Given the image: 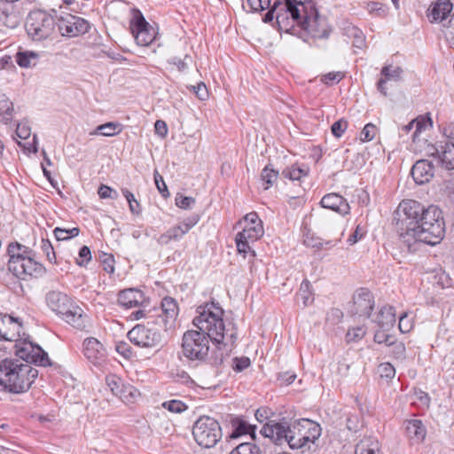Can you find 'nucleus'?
Instances as JSON below:
<instances>
[{
	"label": "nucleus",
	"mask_w": 454,
	"mask_h": 454,
	"mask_svg": "<svg viewBox=\"0 0 454 454\" xmlns=\"http://www.w3.org/2000/svg\"><path fill=\"white\" fill-rule=\"evenodd\" d=\"M130 29L137 43L141 46H148L156 37L155 29L149 25L139 11L133 14Z\"/></svg>",
	"instance_id": "14"
},
{
	"label": "nucleus",
	"mask_w": 454,
	"mask_h": 454,
	"mask_svg": "<svg viewBox=\"0 0 454 454\" xmlns=\"http://www.w3.org/2000/svg\"><path fill=\"white\" fill-rule=\"evenodd\" d=\"M281 6V1L276 0L271 6V8L268 11V12L264 15L262 20L265 23H269L276 18L275 12L278 11V7Z\"/></svg>",
	"instance_id": "60"
},
{
	"label": "nucleus",
	"mask_w": 454,
	"mask_h": 454,
	"mask_svg": "<svg viewBox=\"0 0 454 454\" xmlns=\"http://www.w3.org/2000/svg\"><path fill=\"white\" fill-rule=\"evenodd\" d=\"M289 447L291 449L310 448L321 434L319 424L310 419H300L289 426Z\"/></svg>",
	"instance_id": "7"
},
{
	"label": "nucleus",
	"mask_w": 454,
	"mask_h": 454,
	"mask_svg": "<svg viewBox=\"0 0 454 454\" xmlns=\"http://www.w3.org/2000/svg\"><path fill=\"white\" fill-rule=\"evenodd\" d=\"M425 212L426 207L414 200H402L395 212L396 231L409 247L417 242V232Z\"/></svg>",
	"instance_id": "3"
},
{
	"label": "nucleus",
	"mask_w": 454,
	"mask_h": 454,
	"mask_svg": "<svg viewBox=\"0 0 454 454\" xmlns=\"http://www.w3.org/2000/svg\"><path fill=\"white\" fill-rule=\"evenodd\" d=\"M106 382L111 392L116 396L120 394L121 387L124 385L121 379L114 374L106 376Z\"/></svg>",
	"instance_id": "43"
},
{
	"label": "nucleus",
	"mask_w": 454,
	"mask_h": 454,
	"mask_svg": "<svg viewBox=\"0 0 454 454\" xmlns=\"http://www.w3.org/2000/svg\"><path fill=\"white\" fill-rule=\"evenodd\" d=\"M125 403H133L140 396V392L134 386L124 384L117 395Z\"/></svg>",
	"instance_id": "33"
},
{
	"label": "nucleus",
	"mask_w": 454,
	"mask_h": 454,
	"mask_svg": "<svg viewBox=\"0 0 454 454\" xmlns=\"http://www.w3.org/2000/svg\"><path fill=\"white\" fill-rule=\"evenodd\" d=\"M429 153L437 158L440 163L446 169H454V144L445 143L439 148L432 147Z\"/></svg>",
	"instance_id": "21"
},
{
	"label": "nucleus",
	"mask_w": 454,
	"mask_h": 454,
	"mask_svg": "<svg viewBox=\"0 0 454 454\" xmlns=\"http://www.w3.org/2000/svg\"><path fill=\"white\" fill-rule=\"evenodd\" d=\"M31 134L30 128L25 123H20L16 129V135L21 139H27Z\"/></svg>",
	"instance_id": "62"
},
{
	"label": "nucleus",
	"mask_w": 454,
	"mask_h": 454,
	"mask_svg": "<svg viewBox=\"0 0 454 454\" xmlns=\"http://www.w3.org/2000/svg\"><path fill=\"white\" fill-rule=\"evenodd\" d=\"M56 21L46 12L37 10L31 12L25 23L26 31L34 41L50 37L55 29Z\"/></svg>",
	"instance_id": "9"
},
{
	"label": "nucleus",
	"mask_w": 454,
	"mask_h": 454,
	"mask_svg": "<svg viewBox=\"0 0 454 454\" xmlns=\"http://www.w3.org/2000/svg\"><path fill=\"white\" fill-rule=\"evenodd\" d=\"M209 340L205 333L190 330L183 336V355L189 360H204L209 350Z\"/></svg>",
	"instance_id": "10"
},
{
	"label": "nucleus",
	"mask_w": 454,
	"mask_h": 454,
	"mask_svg": "<svg viewBox=\"0 0 454 454\" xmlns=\"http://www.w3.org/2000/svg\"><path fill=\"white\" fill-rule=\"evenodd\" d=\"M412 321L408 317L407 313H403L399 318V329L402 333H409L412 328Z\"/></svg>",
	"instance_id": "59"
},
{
	"label": "nucleus",
	"mask_w": 454,
	"mask_h": 454,
	"mask_svg": "<svg viewBox=\"0 0 454 454\" xmlns=\"http://www.w3.org/2000/svg\"><path fill=\"white\" fill-rule=\"evenodd\" d=\"M343 77L344 74L341 72H331L323 75L321 80L325 84L332 85L334 82H339Z\"/></svg>",
	"instance_id": "56"
},
{
	"label": "nucleus",
	"mask_w": 454,
	"mask_h": 454,
	"mask_svg": "<svg viewBox=\"0 0 454 454\" xmlns=\"http://www.w3.org/2000/svg\"><path fill=\"white\" fill-rule=\"evenodd\" d=\"M40 55L33 51H20L15 55L17 64L22 68H32L39 61Z\"/></svg>",
	"instance_id": "27"
},
{
	"label": "nucleus",
	"mask_w": 454,
	"mask_h": 454,
	"mask_svg": "<svg viewBox=\"0 0 454 454\" xmlns=\"http://www.w3.org/2000/svg\"><path fill=\"white\" fill-rule=\"evenodd\" d=\"M42 249L45 253L48 260L52 262L55 259V253L53 251V247L49 240L43 239L42 240Z\"/></svg>",
	"instance_id": "63"
},
{
	"label": "nucleus",
	"mask_w": 454,
	"mask_h": 454,
	"mask_svg": "<svg viewBox=\"0 0 454 454\" xmlns=\"http://www.w3.org/2000/svg\"><path fill=\"white\" fill-rule=\"evenodd\" d=\"M184 234H186V231H184L182 225L178 223L177 225L168 229L165 233L161 234L158 238L157 242L160 246H167L172 240H179Z\"/></svg>",
	"instance_id": "28"
},
{
	"label": "nucleus",
	"mask_w": 454,
	"mask_h": 454,
	"mask_svg": "<svg viewBox=\"0 0 454 454\" xmlns=\"http://www.w3.org/2000/svg\"><path fill=\"white\" fill-rule=\"evenodd\" d=\"M374 307V297L366 288H360L353 295L350 312L359 317L368 318Z\"/></svg>",
	"instance_id": "17"
},
{
	"label": "nucleus",
	"mask_w": 454,
	"mask_h": 454,
	"mask_svg": "<svg viewBox=\"0 0 454 454\" xmlns=\"http://www.w3.org/2000/svg\"><path fill=\"white\" fill-rule=\"evenodd\" d=\"M188 89L192 90L200 100H206L208 98V91L204 82L191 85Z\"/></svg>",
	"instance_id": "49"
},
{
	"label": "nucleus",
	"mask_w": 454,
	"mask_h": 454,
	"mask_svg": "<svg viewBox=\"0 0 454 454\" xmlns=\"http://www.w3.org/2000/svg\"><path fill=\"white\" fill-rule=\"evenodd\" d=\"M15 354L25 363L18 359L6 358L0 361V390L20 394L27 391L38 377L36 365H51L47 353L31 341L15 344Z\"/></svg>",
	"instance_id": "1"
},
{
	"label": "nucleus",
	"mask_w": 454,
	"mask_h": 454,
	"mask_svg": "<svg viewBox=\"0 0 454 454\" xmlns=\"http://www.w3.org/2000/svg\"><path fill=\"white\" fill-rule=\"evenodd\" d=\"M387 330L381 329L377 331L374 334V341L381 344L385 343L387 346H392L395 344V337L387 333Z\"/></svg>",
	"instance_id": "46"
},
{
	"label": "nucleus",
	"mask_w": 454,
	"mask_h": 454,
	"mask_svg": "<svg viewBox=\"0 0 454 454\" xmlns=\"http://www.w3.org/2000/svg\"><path fill=\"white\" fill-rule=\"evenodd\" d=\"M411 173L416 184H424L433 178L434 167L427 160H419L413 165Z\"/></svg>",
	"instance_id": "20"
},
{
	"label": "nucleus",
	"mask_w": 454,
	"mask_h": 454,
	"mask_svg": "<svg viewBox=\"0 0 454 454\" xmlns=\"http://www.w3.org/2000/svg\"><path fill=\"white\" fill-rule=\"evenodd\" d=\"M366 334V328L364 325L351 327L346 333V340L348 343L357 342L361 340Z\"/></svg>",
	"instance_id": "39"
},
{
	"label": "nucleus",
	"mask_w": 454,
	"mask_h": 454,
	"mask_svg": "<svg viewBox=\"0 0 454 454\" xmlns=\"http://www.w3.org/2000/svg\"><path fill=\"white\" fill-rule=\"evenodd\" d=\"M380 443L372 437L361 440L356 446L355 454H379Z\"/></svg>",
	"instance_id": "30"
},
{
	"label": "nucleus",
	"mask_w": 454,
	"mask_h": 454,
	"mask_svg": "<svg viewBox=\"0 0 454 454\" xmlns=\"http://www.w3.org/2000/svg\"><path fill=\"white\" fill-rule=\"evenodd\" d=\"M308 175V169L301 167L293 165L290 168H286L282 171V176L285 178H288L293 181H299L302 176Z\"/></svg>",
	"instance_id": "36"
},
{
	"label": "nucleus",
	"mask_w": 454,
	"mask_h": 454,
	"mask_svg": "<svg viewBox=\"0 0 454 454\" xmlns=\"http://www.w3.org/2000/svg\"><path fill=\"white\" fill-rule=\"evenodd\" d=\"M240 223L243 224V230L238 232L235 238L238 252L244 255L251 252L252 255L255 256L254 251L251 249V244L262 237L264 233L262 223L255 212H251L244 216Z\"/></svg>",
	"instance_id": "6"
},
{
	"label": "nucleus",
	"mask_w": 454,
	"mask_h": 454,
	"mask_svg": "<svg viewBox=\"0 0 454 454\" xmlns=\"http://www.w3.org/2000/svg\"><path fill=\"white\" fill-rule=\"evenodd\" d=\"M261 433L277 445H281L285 442L289 444V426H286L285 423L266 424L262 428Z\"/></svg>",
	"instance_id": "19"
},
{
	"label": "nucleus",
	"mask_w": 454,
	"mask_h": 454,
	"mask_svg": "<svg viewBox=\"0 0 454 454\" xmlns=\"http://www.w3.org/2000/svg\"><path fill=\"white\" fill-rule=\"evenodd\" d=\"M83 354L94 365L100 366L106 360V350L98 340L90 337L83 341Z\"/></svg>",
	"instance_id": "18"
},
{
	"label": "nucleus",
	"mask_w": 454,
	"mask_h": 454,
	"mask_svg": "<svg viewBox=\"0 0 454 454\" xmlns=\"http://www.w3.org/2000/svg\"><path fill=\"white\" fill-rule=\"evenodd\" d=\"M453 4L450 0H433L426 11V16L431 23L448 26V20L451 19Z\"/></svg>",
	"instance_id": "15"
},
{
	"label": "nucleus",
	"mask_w": 454,
	"mask_h": 454,
	"mask_svg": "<svg viewBox=\"0 0 454 454\" xmlns=\"http://www.w3.org/2000/svg\"><path fill=\"white\" fill-rule=\"evenodd\" d=\"M46 301L52 311L60 315L72 326L77 329L86 327L87 316L66 294L57 291L50 292L46 296Z\"/></svg>",
	"instance_id": "4"
},
{
	"label": "nucleus",
	"mask_w": 454,
	"mask_h": 454,
	"mask_svg": "<svg viewBox=\"0 0 454 454\" xmlns=\"http://www.w3.org/2000/svg\"><path fill=\"white\" fill-rule=\"evenodd\" d=\"M161 311L167 320H174L178 314V308L176 301L173 298L165 297L161 301Z\"/></svg>",
	"instance_id": "35"
},
{
	"label": "nucleus",
	"mask_w": 454,
	"mask_h": 454,
	"mask_svg": "<svg viewBox=\"0 0 454 454\" xmlns=\"http://www.w3.org/2000/svg\"><path fill=\"white\" fill-rule=\"evenodd\" d=\"M195 204V199L190 196L177 194L176 197V205L182 209H190Z\"/></svg>",
	"instance_id": "50"
},
{
	"label": "nucleus",
	"mask_w": 454,
	"mask_h": 454,
	"mask_svg": "<svg viewBox=\"0 0 454 454\" xmlns=\"http://www.w3.org/2000/svg\"><path fill=\"white\" fill-rule=\"evenodd\" d=\"M253 12H262L270 7V0H247Z\"/></svg>",
	"instance_id": "57"
},
{
	"label": "nucleus",
	"mask_w": 454,
	"mask_h": 454,
	"mask_svg": "<svg viewBox=\"0 0 454 454\" xmlns=\"http://www.w3.org/2000/svg\"><path fill=\"white\" fill-rule=\"evenodd\" d=\"M154 182L157 186L158 191L161 193L162 196H168V191L167 185L163 180V177L159 174L157 170H154L153 173Z\"/></svg>",
	"instance_id": "54"
},
{
	"label": "nucleus",
	"mask_w": 454,
	"mask_h": 454,
	"mask_svg": "<svg viewBox=\"0 0 454 454\" xmlns=\"http://www.w3.org/2000/svg\"><path fill=\"white\" fill-rule=\"evenodd\" d=\"M60 6L59 13L54 11L57 19V25L63 36L75 37L85 34L90 28L89 22L83 18L73 15L65 11Z\"/></svg>",
	"instance_id": "11"
},
{
	"label": "nucleus",
	"mask_w": 454,
	"mask_h": 454,
	"mask_svg": "<svg viewBox=\"0 0 454 454\" xmlns=\"http://www.w3.org/2000/svg\"><path fill=\"white\" fill-rule=\"evenodd\" d=\"M427 122L424 119H415L401 128V136L408 135L412 131L411 137L415 141L419 134L426 129Z\"/></svg>",
	"instance_id": "29"
},
{
	"label": "nucleus",
	"mask_w": 454,
	"mask_h": 454,
	"mask_svg": "<svg viewBox=\"0 0 454 454\" xmlns=\"http://www.w3.org/2000/svg\"><path fill=\"white\" fill-rule=\"evenodd\" d=\"M378 372L382 378L392 379L395 377V370L389 363H383L380 364Z\"/></svg>",
	"instance_id": "52"
},
{
	"label": "nucleus",
	"mask_w": 454,
	"mask_h": 454,
	"mask_svg": "<svg viewBox=\"0 0 454 454\" xmlns=\"http://www.w3.org/2000/svg\"><path fill=\"white\" fill-rule=\"evenodd\" d=\"M121 131V128L120 124L114 122H106L98 126L97 130L93 134L99 133L105 137H113L119 134Z\"/></svg>",
	"instance_id": "38"
},
{
	"label": "nucleus",
	"mask_w": 454,
	"mask_h": 454,
	"mask_svg": "<svg viewBox=\"0 0 454 454\" xmlns=\"http://www.w3.org/2000/svg\"><path fill=\"white\" fill-rule=\"evenodd\" d=\"M53 232L57 240H67L71 238L78 236L80 229L76 227L71 229L57 227L54 229Z\"/></svg>",
	"instance_id": "40"
},
{
	"label": "nucleus",
	"mask_w": 454,
	"mask_h": 454,
	"mask_svg": "<svg viewBox=\"0 0 454 454\" xmlns=\"http://www.w3.org/2000/svg\"><path fill=\"white\" fill-rule=\"evenodd\" d=\"M155 133L160 137H165L168 134V126L162 120H157L154 123Z\"/></svg>",
	"instance_id": "61"
},
{
	"label": "nucleus",
	"mask_w": 454,
	"mask_h": 454,
	"mask_svg": "<svg viewBox=\"0 0 454 454\" xmlns=\"http://www.w3.org/2000/svg\"><path fill=\"white\" fill-rule=\"evenodd\" d=\"M420 229L417 232V242L430 246L439 244L444 237L445 222L442 211L434 205L426 207Z\"/></svg>",
	"instance_id": "5"
},
{
	"label": "nucleus",
	"mask_w": 454,
	"mask_h": 454,
	"mask_svg": "<svg viewBox=\"0 0 454 454\" xmlns=\"http://www.w3.org/2000/svg\"><path fill=\"white\" fill-rule=\"evenodd\" d=\"M90 260V250L87 246H83L79 251V256L76 258V263L79 266H85Z\"/></svg>",
	"instance_id": "51"
},
{
	"label": "nucleus",
	"mask_w": 454,
	"mask_h": 454,
	"mask_svg": "<svg viewBox=\"0 0 454 454\" xmlns=\"http://www.w3.org/2000/svg\"><path fill=\"white\" fill-rule=\"evenodd\" d=\"M8 253L10 255L9 262H12L16 257H24L26 254H28L30 252H27V247L15 243L11 244L8 247Z\"/></svg>",
	"instance_id": "45"
},
{
	"label": "nucleus",
	"mask_w": 454,
	"mask_h": 454,
	"mask_svg": "<svg viewBox=\"0 0 454 454\" xmlns=\"http://www.w3.org/2000/svg\"><path fill=\"white\" fill-rule=\"evenodd\" d=\"M230 454H262L258 446L252 442L239 444Z\"/></svg>",
	"instance_id": "42"
},
{
	"label": "nucleus",
	"mask_w": 454,
	"mask_h": 454,
	"mask_svg": "<svg viewBox=\"0 0 454 454\" xmlns=\"http://www.w3.org/2000/svg\"><path fill=\"white\" fill-rule=\"evenodd\" d=\"M98 193L101 199L110 198V199L116 200L118 198L117 192L105 184H101L99 186Z\"/></svg>",
	"instance_id": "55"
},
{
	"label": "nucleus",
	"mask_w": 454,
	"mask_h": 454,
	"mask_svg": "<svg viewBox=\"0 0 454 454\" xmlns=\"http://www.w3.org/2000/svg\"><path fill=\"white\" fill-rule=\"evenodd\" d=\"M250 364V359L248 357H235L233 359V369L236 372H242L243 370L249 367Z\"/></svg>",
	"instance_id": "58"
},
{
	"label": "nucleus",
	"mask_w": 454,
	"mask_h": 454,
	"mask_svg": "<svg viewBox=\"0 0 454 454\" xmlns=\"http://www.w3.org/2000/svg\"><path fill=\"white\" fill-rule=\"evenodd\" d=\"M129 340L140 348H156L161 346L162 336L155 328L137 325L128 333Z\"/></svg>",
	"instance_id": "12"
},
{
	"label": "nucleus",
	"mask_w": 454,
	"mask_h": 454,
	"mask_svg": "<svg viewBox=\"0 0 454 454\" xmlns=\"http://www.w3.org/2000/svg\"><path fill=\"white\" fill-rule=\"evenodd\" d=\"M320 204L323 207L329 208L341 215H348L350 210V207L346 199L337 193H329L325 195L322 198Z\"/></svg>",
	"instance_id": "22"
},
{
	"label": "nucleus",
	"mask_w": 454,
	"mask_h": 454,
	"mask_svg": "<svg viewBox=\"0 0 454 454\" xmlns=\"http://www.w3.org/2000/svg\"><path fill=\"white\" fill-rule=\"evenodd\" d=\"M285 5L286 2L284 4L281 3V6H279L278 11L275 12L276 20L278 25H280L286 19H287L288 13L290 14L288 11H286Z\"/></svg>",
	"instance_id": "64"
},
{
	"label": "nucleus",
	"mask_w": 454,
	"mask_h": 454,
	"mask_svg": "<svg viewBox=\"0 0 454 454\" xmlns=\"http://www.w3.org/2000/svg\"><path fill=\"white\" fill-rule=\"evenodd\" d=\"M192 435L200 446L209 449L220 441L222 429L216 419L208 416H202L194 423Z\"/></svg>",
	"instance_id": "8"
},
{
	"label": "nucleus",
	"mask_w": 454,
	"mask_h": 454,
	"mask_svg": "<svg viewBox=\"0 0 454 454\" xmlns=\"http://www.w3.org/2000/svg\"><path fill=\"white\" fill-rule=\"evenodd\" d=\"M297 298L301 300L304 307L311 305L314 301V294L311 291L310 282L307 279L303 280L300 286Z\"/></svg>",
	"instance_id": "34"
},
{
	"label": "nucleus",
	"mask_w": 454,
	"mask_h": 454,
	"mask_svg": "<svg viewBox=\"0 0 454 454\" xmlns=\"http://www.w3.org/2000/svg\"><path fill=\"white\" fill-rule=\"evenodd\" d=\"M162 406L173 413H180L186 410L187 406L179 400L164 402Z\"/></svg>",
	"instance_id": "47"
},
{
	"label": "nucleus",
	"mask_w": 454,
	"mask_h": 454,
	"mask_svg": "<svg viewBox=\"0 0 454 454\" xmlns=\"http://www.w3.org/2000/svg\"><path fill=\"white\" fill-rule=\"evenodd\" d=\"M199 315L194 317L193 325L199 332L205 333L213 342L223 343L230 338L233 343L237 339V333L233 329H225L223 316V309L216 303H207L197 309Z\"/></svg>",
	"instance_id": "2"
},
{
	"label": "nucleus",
	"mask_w": 454,
	"mask_h": 454,
	"mask_svg": "<svg viewBox=\"0 0 454 454\" xmlns=\"http://www.w3.org/2000/svg\"><path fill=\"white\" fill-rule=\"evenodd\" d=\"M261 176L262 180L267 184L264 189L268 190L278 179V172L268 165L262 169Z\"/></svg>",
	"instance_id": "41"
},
{
	"label": "nucleus",
	"mask_w": 454,
	"mask_h": 454,
	"mask_svg": "<svg viewBox=\"0 0 454 454\" xmlns=\"http://www.w3.org/2000/svg\"><path fill=\"white\" fill-rule=\"evenodd\" d=\"M377 127L372 123H368L363 129L360 135V139L363 142L372 141L375 137Z\"/></svg>",
	"instance_id": "48"
},
{
	"label": "nucleus",
	"mask_w": 454,
	"mask_h": 454,
	"mask_svg": "<svg viewBox=\"0 0 454 454\" xmlns=\"http://www.w3.org/2000/svg\"><path fill=\"white\" fill-rule=\"evenodd\" d=\"M405 430L408 437L417 442H423L427 435L426 427L419 419L407 420L405 423Z\"/></svg>",
	"instance_id": "26"
},
{
	"label": "nucleus",
	"mask_w": 454,
	"mask_h": 454,
	"mask_svg": "<svg viewBox=\"0 0 454 454\" xmlns=\"http://www.w3.org/2000/svg\"><path fill=\"white\" fill-rule=\"evenodd\" d=\"M168 63L176 66L179 71H184L192 63V58L188 54H185L184 59L174 56L168 59Z\"/></svg>",
	"instance_id": "44"
},
{
	"label": "nucleus",
	"mask_w": 454,
	"mask_h": 454,
	"mask_svg": "<svg viewBox=\"0 0 454 454\" xmlns=\"http://www.w3.org/2000/svg\"><path fill=\"white\" fill-rule=\"evenodd\" d=\"M8 269L19 278L26 279L27 277H38L43 273L44 268L35 262L29 254L24 257H16L8 262Z\"/></svg>",
	"instance_id": "13"
},
{
	"label": "nucleus",
	"mask_w": 454,
	"mask_h": 454,
	"mask_svg": "<svg viewBox=\"0 0 454 454\" xmlns=\"http://www.w3.org/2000/svg\"><path fill=\"white\" fill-rule=\"evenodd\" d=\"M0 23L8 28H15L19 26L20 18L12 11V6H6L0 10Z\"/></svg>",
	"instance_id": "31"
},
{
	"label": "nucleus",
	"mask_w": 454,
	"mask_h": 454,
	"mask_svg": "<svg viewBox=\"0 0 454 454\" xmlns=\"http://www.w3.org/2000/svg\"><path fill=\"white\" fill-rule=\"evenodd\" d=\"M22 329V325L18 318L0 314V340L14 341L15 344L21 345L24 341H27L21 337Z\"/></svg>",
	"instance_id": "16"
},
{
	"label": "nucleus",
	"mask_w": 454,
	"mask_h": 454,
	"mask_svg": "<svg viewBox=\"0 0 454 454\" xmlns=\"http://www.w3.org/2000/svg\"><path fill=\"white\" fill-rule=\"evenodd\" d=\"M118 302L124 308L131 309L138 306H144V303H146V300L143 292L130 288L120 292L118 295Z\"/></svg>",
	"instance_id": "23"
},
{
	"label": "nucleus",
	"mask_w": 454,
	"mask_h": 454,
	"mask_svg": "<svg viewBox=\"0 0 454 454\" xmlns=\"http://www.w3.org/2000/svg\"><path fill=\"white\" fill-rule=\"evenodd\" d=\"M402 69L399 67L393 66H386L381 69V75L383 78H380L377 83V88L379 91L384 96L387 95V89L385 84L388 81H398L401 78Z\"/></svg>",
	"instance_id": "25"
},
{
	"label": "nucleus",
	"mask_w": 454,
	"mask_h": 454,
	"mask_svg": "<svg viewBox=\"0 0 454 454\" xmlns=\"http://www.w3.org/2000/svg\"><path fill=\"white\" fill-rule=\"evenodd\" d=\"M348 128V122L344 120H339L332 125V133L336 137H340Z\"/></svg>",
	"instance_id": "53"
},
{
	"label": "nucleus",
	"mask_w": 454,
	"mask_h": 454,
	"mask_svg": "<svg viewBox=\"0 0 454 454\" xmlns=\"http://www.w3.org/2000/svg\"><path fill=\"white\" fill-rule=\"evenodd\" d=\"M372 322L376 323L380 329L389 330L395 323V311L393 306H383Z\"/></svg>",
	"instance_id": "24"
},
{
	"label": "nucleus",
	"mask_w": 454,
	"mask_h": 454,
	"mask_svg": "<svg viewBox=\"0 0 454 454\" xmlns=\"http://www.w3.org/2000/svg\"><path fill=\"white\" fill-rule=\"evenodd\" d=\"M311 0H286V11L290 12V16L294 20H299L301 19V13L299 6H303L305 3L310 2Z\"/></svg>",
	"instance_id": "37"
},
{
	"label": "nucleus",
	"mask_w": 454,
	"mask_h": 454,
	"mask_svg": "<svg viewBox=\"0 0 454 454\" xmlns=\"http://www.w3.org/2000/svg\"><path fill=\"white\" fill-rule=\"evenodd\" d=\"M231 437L238 438L241 435L249 434L252 439L255 438V426H252L243 419H237Z\"/></svg>",
	"instance_id": "32"
}]
</instances>
